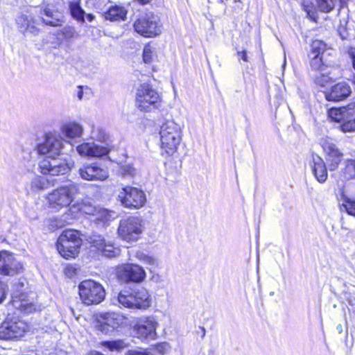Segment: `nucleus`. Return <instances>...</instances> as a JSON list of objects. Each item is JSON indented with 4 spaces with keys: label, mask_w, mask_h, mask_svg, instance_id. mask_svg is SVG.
Segmentation results:
<instances>
[{
    "label": "nucleus",
    "mask_w": 355,
    "mask_h": 355,
    "mask_svg": "<svg viewBox=\"0 0 355 355\" xmlns=\"http://www.w3.org/2000/svg\"><path fill=\"white\" fill-rule=\"evenodd\" d=\"M135 105L142 112H153L161 108L162 98L150 84L142 83L136 89Z\"/></svg>",
    "instance_id": "2"
},
{
    "label": "nucleus",
    "mask_w": 355,
    "mask_h": 355,
    "mask_svg": "<svg viewBox=\"0 0 355 355\" xmlns=\"http://www.w3.org/2000/svg\"><path fill=\"white\" fill-rule=\"evenodd\" d=\"M91 243L106 257H115L119 254V250L114 248L110 242L107 243L104 237L101 235L94 236Z\"/></svg>",
    "instance_id": "19"
},
{
    "label": "nucleus",
    "mask_w": 355,
    "mask_h": 355,
    "mask_svg": "<svg viewBox=\"0 0 355 355\" xmlns=\"http://www.w3.org/2000/svg\"><path fill=\"white\" fill-rule=\"evenodd\" d=\"M352 94V89L347 82L341 81L324 92L327 101L339 102L345 100Z\"/></svg>",
    "instance_id": "18"
},
{
    "label": "nucleus",
    "mask_w": 355,
    "mask_h": 355,
    "mask_svg": "<svg viewBox=\"0 0 355 355\" xmlns=\"http://www.w3.org/2000/svg\"><path fill=\"white\" fill-rule=\"evenodd\" d=\"M343 0H340V1H343Z\"/></svg>",
    "instance_id": "61"
},
{
    "label": "nucleus",
    "mask_w": 355,
    "mask_h": 355,
    "mask_svg": "<svg viewBox=\"0 0 355 355\" xmlns=\"http://www.w3.org/2000/svg\"><path fill=\"white\" fill-rule=\"evenodd\" d=\"M68 216L69 215H67V216L63 215L62 217L64 218V220L65 223L69 224V223H71V220H72V218H70L69 220H67V219L68 218Z\"/></svg>",
    "instance_id": "54"
},
{
    "label": "nucleus",
    "mask_w": 355,
    "mask_h": 355,
    "mask_svg": "<svg viewBox=\"0 0 355 355\" xmlns=\"http://www.w3.org/2000/svg\"><path fill=\"white\" fill-rule=\"evenodd\" d=\"M337 329H338L339 332L341 333L342 332V330H343V328H342V326L340 324H339L338 327H337Z\"/></svg>",
    "instance_id": "58"
},
{
    "label": "nucleus",
    "mask_w": 355,
    "mask_h": 355,
    "mask_svg": "<svg viewBox=\"0 0 355 355\" xmlns=\"http://www.w3.org/2000/svg\"><path fill=\"white\" fill-rule=\"evenodd\" d=\"M345 167L344 168V174L345 178H355V159H349L345 160Z\"/></svg>",
    "instance_id": "37"
},
{
    "label": "nucleus",
    "mask_w": 355,
    "mask_h": 355,
    "mask_svg": "<svg viewBox=\"0 0 355 355\" xmlns=\"http://www.w3.org/2000/svg\"><path fill=\"white\" fill-rule=\"evenodd\" d=\"M6 285L3 282H0V304L2 303L6 298Z\"/></svg>",
    "instance_id": "47"
},
{
    "label": "nucleus",
    "mask_w": 355,
    "mask_h": 355,
    "mask_svg": "<svg viewBox=\"0 0 355 355\" xmlns=\"http://www.w3.org/2000/svg\"><path fill=\"white\" fill-rule=\"evenodd\" d=\"M118 302L125 308L146 310L150 306L152 300L148 291L144 287H139L121 291L118 295Z\"/></svg>",
    "instance_id": "3"
},
{
    "label": "nucleus",
    "mask_w": 355,
    "mask_h": 355,
    "mask_svg": "<svg viewBox=\"0 0 355 355\" xmlns=\"http://www.w3.org/2000/svg\"><path fill=\"white\" fill-rule=\"evenodd\" d=\"M311 76L315 84L324 87L335 78L331 76V72L327 69L322 72L311 74Z\"/></svg>",
    "instance_id": "28"
},
{
    "label": "nucleus",
    "mask_w": 355,
    "mask_h": 355,
    "mask_svg": "<svg viewBox=\"0 0 355 355\" xmlns=\"http://www.w3.org/2000/svg\"><path fill=\"white\" fill-rule=\"evenodd\" d=\"M119 277L125 282L140 283L145 279L146 272L137 264L128 263L123 266L119 272Z\"/></svg>",
    "instance_id": "16"
},
{
    "label": "nucleus",
    "mask_w": 355,
    "mask_h": 355,
    "mask_svg": "<svg viewBox=\"0 0 355 355\" xmlns=\"http://www.w3.org/2000/svg\"><path fill=\"white\" fill-rule=\"evenodd\" d=\"M81 245L78 233L73 230H66L58 239L57 249L62 257L68 259L78 255Z\"/></svg>",
    "instance_id": "5"
},
{
    "label": "nucleus",
    "mask_w": 355,
    "mask_h": 355,
    "mask_svg": "<svg viewBox=\"0 0 355 355\" xmlns=\"http://www.w3.org/2000/svg\"><path fill=\"white\" fill-rule=\"evenodd\" d=\"M128 13L127 9L121 5H112L107 11L104 12L103 17L105 19L114 21L125 20Z\"/></svg>",
    "instance_id": "23"
},
{
    "label": "nucleus",
    "mask_w": 355,
    "mask_h": 355,
    "mask_svg": "<svg viewBox=\"0 0 355 355\" xmlns=\"http://www.w3.org/2000/svg\"><path fill=\"white\" fill-rule=\"evenodd\" d=\"M136 32L146 37H153L162 33L159 18L153 14H146L137 19L134 23Z\"/></svg>",
    "instance_id": "11"
},
{
    "label": "nucleus",
    "mask_w": 355,
    "mask_h": 355,
    "mask_svg": "<svg viewBox=\"0 0 355 355\" xmlns=\"http://www.w3.org/2000/svg\"><path fill=\"white\" fill-rule=\"evenodd\" d=\"M169 349V345L166 343H159L156 345L153 349H150L153 351L155 355H164Z\"/></svg>",
    "instance_id": "43"
},
{
    "label": "nucleus",
    "mask_w": 355,
    "mask_h": 355,
    "mask_svg": "<svg viewBox=\"0 0 355 355\" xmlns=\"http://www.w3.org/2000/svg\"><path fill=\"white\" fill-rule=\"evenodd\" d=\"M62 133L68 138H75L81 136L83 128L76 122L70 121L62 125Z\"/></svg>",
    "instance_id": "25"
},
{
    "label": "nucleus",
    "mask_w": 355,
    "mask_h": 355,
    "mask_svg": "<svg viewBox=\"0 0 355 355\" xmlns=\"http://www.w3.org/2000/svg\"><path fill=\"white\" fill-rule=\"evenodd\" d=\"M137 1L141 4H146V3H149L151 0H137Z\"/></svg>",
    "instance_id": "55"
},
{
    "label": "nucleus",
    "mask_w": 355,
    "mask_h": 355,
    "mask_svg": "<svg viewBox=\"0 0 355 355\" xmlns=\"http://www.w3.org/2000/svg\"><path fill=\"white\" fill-rule=\"evenodd\" d=\"M125 355H155V354L150 349H129L125 352Z\"/></svg>",
    "instance_id": "45"
},
{
    "label": "nucleus",
    "mask_w": 355,
    "mask_h": 355,
    "mask_svg": "<svg viewBox=\"0 0 355 355\" xmlns=\"http://www.w3.org/2000/svg\"><path fill=\"white\" fill-rule=\"evenodd\" d=\"M318 10L324 13L331 12L337 5V0H318Z\"/></svg>",
    "instance_id": "33"
},
{
    "label": "nucleus",
    "mask_w": 355,
    "mask_h": 355,
    "mask_svg": "<svg viewBox=\"0 0 355 355\" xmlns=\"http://www.w3.org/2000/svg\"><path fill=\"white\" fill-rule=\"evenodd\" d=\"M86 18L89 21H92L94 19V16L92 14H87Z\"/></svg>",
    "instance_id": "52"
},
{
    "label": "nucleus",
    "mask_w": 355,
    "mask_h": 355,
    "mask_svg": "<svg viewBox=\"0 0 355 355\" xmlns=\"http://www.w3.org/2000/svg\"><path fill=\"white\" fill-rule=\"evenodd\" d=\"M78 293L83 303L87 306L96 305L105 297L103 286L94 280H85L78 285Z\"/></svg>",
    "instance_id": "6"
},
{
    "label": "nucleus",
    "mask_w": 355,
    "mask_h": 355,
    "mask_svg": "<svg viewBox=\"0 0 355 355\" xmlns=\"http://www.w3.org/2000/svg\"><path fill=\"white\" fill-rule=\"evenodd\" d=\"M23 267L14 255L8 251L0 252V273L13 276L22 270Z\"/></svg>",
    "instance_id": "17"
},
{
    "label": "nucleus",
    "mask_w": 355,
    "mask_h": 355,
    "mask_svg": "<svg viewBox=\"0 0 355 355\" xmlns=\"http://www.w3.org/2000/svg\"><path fill=\"white\" fill-rule=\"evenodd\" d=\"M16 22L19 31L23 33H29L33 35H37L40 33V29L35 26L36 19H30L26 15H21L17 18Z\"/></svg>",
    "instance_id": "22"
},
{
    "label": "nucleus",
    "mask_w": 355,
    "mask_h": 355,
    "mask_svg": "<svg viewBox=\"0 0 355 355\" xmlns=\"http://www.w3.org/2000/svg\"><path fill=\"white\" fill-rule=\"evenodd\" d=\"M135 257L144 264H146L150 268L155 267L158 265L157 260L155 257L149 256L142 252H137Z\"/></svg>",
    "instance_id": "34"
},
{
    "label": "nucleus",
    "mask_w": 355,
    "mask_h": 355,
    "mask_svg": "<svg viewBox=\"0 0 355 355\" xmlns=\"http://www.w3.org/2000/svg\"><path fill=\"white\" fill-rule=\"evenodd\" d=\"M60 32L66 40H71L78 35L75 28L71 26H65L60 31Z\"/></svg>",
    "instance_id": "42"
},
{
    "label": "nucleus",
    "mask_w": 355,
    "mask_h": 355,
    "mask_svg": "<svg viewBox=\"0 0 355 355\" xmlns=\"http://www.w3.org/2000/svg\"><path fill=\"white\" fill-rule=\"evenodd\" d=\"M88 355H103L98 352H92L89 353Z\"/></svg>",
    "instance_id": "56"
},
{
    "label": "nucleus",
    "mask_w": 355,
    "mask_h": 355,
    "mask_svg": "<svg viewBox=\"0 0 355 355\" xmlns=\"http://www.w3.org/2000/svg\"><path fill=\"white\" fill-rule=\"evenodd\" d=\"M96 328L98 331H101L104 334H110L114 332V329L112 327V325H109L102 318L98 316L96 320Z\"/></svg>",
    "instance_id": "39"
},
{
    "label": "nucleus",
    "mask_w": 355,
    "mask_h": 355,
    "mask_svg": "<svg viewBox=\"0 0 355 355\" xmlns=\"http://www.w3.org/2000/svg\"><path fill=\"white\" fill-rule=\"evenodd\" d=\"M143 232L142 220L137 216H130L120 220L118 234L128 242L137 241Z\"/></svg>",
    "instance_id": "10"
},
{
    "label": "nucleus",
    "mask_w": 355,
    "mask_h": 355,
    "mask_svg": "<svg viewBox=\"0 0 355 355\" xmlns=\"http://www.w3.org/2000/svg\"><path fill=\"white\" fill-rule=\"evenodd\" d=\"M91 137L95 140L105 142L108 139V135L105 130L99 126H92Z\"/></svg>",
    "instance_id": "36"
},
{
    "label": "nucleus",
    "mask_w": 355,
    "mask_h": 355,
    "mask_svg": "<svg viewBox=\"0 0 355 355\" xmlns=\"http://www.w3.org/2000/svg\"><path fill=\"white\" fill-rule=\"evenodd\" d=\"M45 17L42 18V22L51 26H58L62 24V16L58 11L49 8H45L43 10Z\"/></svg>",
    "instance_id": "24"
},
{
    "label": "nucleus",
    "mask_w": 355,
    "mask_h": 355,
    "mask_svg": "<svg viewBox=\"0 0 355 355\" xmlns=\"http://www.w3.org/2000/svg\"><path fill=\"white\" fill-rule=\"evenodd\" d=\"M311 166L316 180L320 183L325 182L328 177V173L326 164L323 159L318 155H313Z\"/></svg>",
    "instance_id": "21"
},
{
    "label": "nucleus",
    "mask_w": 355,
    "mask_h": 355,
    "mask_svg": "<svg viewBox=\"0 0 355 355\" xmlns=\"http://www.w3.org/2000/svg\"><path fill=\"white\" fill-rule=\"evenodd\" d=\"M161 147L168 155H173L182 140V129L179 124L173 120L164 123L159 131Z\"/></svg>",
    "instance_id": "4"
},
{
    "label": "nucleus",
    "mask_w": 355,
    "mask_h": 355,
    "mask_svg": "<svg viewBox=\"0 0 355 355\" xmlns=\"http://www.w3.org/2000/svg\"><path fill=\"white\" fill-rule=\"evenodd\" d=\"M79 191V186L76 183L60 187L49 195V205L54 209L68 207L74 200Z\"/></svg>",
    "instance_id": "7"
},
{
    "label": "nucleus",
    "mask_w": 355,
    "mask_h": 355,
    "mask_svg": "<svg viewBox=\"0 0 355 355\" xmlns=\"http://www.w3.org/2000/svg\"><path fill=\"white\" fill-rule=\"evenodd\" d=\"M157 322L153 317H142L138 319L133 331L140 339H155Z\"/></svg>",
    "instance_id": "14"
},
{
    "label": "nucleus",
    "mask_w": 355,
    "mask_h": 355,
    "mask_svg": "<svg viewBox=\"0 0 355 355\" xmlns=\"http://www.w3.org/2000/svg\"><path fill=\"white\" fill-rule=\"evenodd\" d=\"M81 179L87 181H103L109 177L107 168L97 162L86 163L78 169Z\"/></svg>",
    "instance_id": "12"
},
{
    "label": "nucleus",
    "mask_w": 355,
    "mask_h": 355,
    "mask_svg": "<svg viewBox=\"0 0 355 355\" xmlns=\"http://www.w3.org/2000/svg\"><path fill=\"white\" fill-rule=\"evenodd\" d=\"M152 280L156 283L160 282L162 281L161 277L158 274H155L152 277Z\"/></svg>",
    "instance_id": "51"
},
{
    "label": "nucleus",
    "mask_w": 355,
    "mask_h": 355,
    "mask_svg": "<svg viewBox=\"0 0 355 355\" xmlns=\"http://www.w3.org/2000/svg\"><path fill=\"white\" fill-rule=\"evenodd\" d=\"M78 91L77 92V96H78L79 100H81L83 98V87L82 86H78Z\"/></svg>",
    "instance_id": "50"
},
{
    "label": "nucleus",
    "mask_w": 355,
    "mask_h": 355,
    "mask_svg": "<svg viewBox=\"0 0 355 355\" xmlns=\"http://www.w3.org/2000/svg\"><path fill=\"white\" fill-rule=\"evenodd\" d=\"M329 114L332 120L340 123V128L343 132H355V104L331 109Z\"/></svg>",
    "instance_id": "8"
},
{
    "label": "nucleus",
    "mask_w": 355,
    "mask_h": 355,
    "mask_svg": "<svg viewBox=\"0 0 355 355\" xmlns=\"http://www.w3.org/2000/svg\"><path fill=\"white\" fill-rule=\"evenodd\" d=\"M70 13L72 17L82 23L85 22V11L78 1H71L69 3Z\"/></svg>",
    "instance_id": "29"
},
{
    "label": "nucleus",
    "mask_w": 355,
    "mask_h": 355,
    "mask_svg": "<svg viewBox=\"0 0 355 355\" xmlns=\"http://www.w3.org/2000/svg\"><path fill=\"white\" fill-rule=\"evenodd\" d=\"M303 10L306 12L307 16L311 20L316 21L318 14L316 8L311 0H303L302 3Z\"/></svg>",
    "instance_id": "31"
},
{
    "label": "nucleus",
    "mask_w": 355,
    "mask_h": 355,
    "mask_svg": "<svg viewBox=\"0 0 355 355\" xmlns=\"http://www.w3.org/2000/svg\"><path fill=\"white\" fill-rule=\"evenodd\" d=\"M28 328V325L23 320L6 322L0 327V336L6 340L20 338Z\"/></svg>",
    "instance_id": "15"
},
{
    "label": "nucleus",
    "mask_w": 355,
    "mask_h": 355,
    "mask_svg": "<svg viewBox=\"0 0 355 355\" xmlns=\"http://www.w3.org/2000/svg\"><path fill=\"white\" fill-rule=\"evenodd\" d=\"M20 308H24V310L26 311L27 310V307H26V304H24V303H21V304L19 306Z\"/></svg>",
    "instance_id": "57"
},
{
    "label": "nucleus",
    "mask_w": 355,
    "mask_h": 355,
    "mask_svg": "<svg viewBox=\"0 0 355 355\" xmlns=\"http://www.w3.org/2000/svg\"><path fill=\"white\" fill-rule=\"evenodd\" d=\"M219 3H223V0H218Z\"/></svg>",
    "instance_id": "60"
},
{
    "label": "nucleus",
    "mask_w": 355,
    "mask_h": 355,
    "mask_svg": "<svg viewBox=\"0 0 355 355\" xmlns=\"http://www.w3.org/2000/svg\"><path fill=\"white\" fill-rule=\"evenodd\" d=\"M76 150L82 156L102 157L109 153V148L94 143H83L76 146Z\"/></svg>",
    "instance_id": "20"
},
{
    "label": "nucleus",
    "mask_w": 355,
    "mask_h": 355,
    "mask_svg": "<svg viewBox=\"0 0 355 355\" xmlns=\"http://www.w3.org/2000/svg\"><path fill=\"white\" fill-rule=\"evenodd\" d=\"M320 144L326 154V161L329 169L335 171L341 162L343 154L330 138L322 139Z\"/></svg>",
    "instance_id": "13"
},
{
    "label": "nucleus",
    "mask_w": 355,
    "mask_h": 355,
    "mask_svg": "<svg viewBox=\"0 0 355 355\" xmlns=\"http://www.w3.org/2000/svg\"><path fill=\"white\" fill-rule=\"evenodd\" d=\"M64 144H68L60 136L47 135L44 143L38 145L39 154L45 155L39 164L41 173L44 175H59L66 174L70 169L66 158L57 157L62 154Z\"/></svg>",
    "instance_id": "1"
},
{
    "label": "nucleus",
    "mask_w": 355,
    "mask_h": 355,
    "mask_svg": "<svg viewBox=\"0 0 355 355\" xmlns=\"http://www.w3.org/2000/svg\"><path fill=\"white\" fill-rule=\"evenodd\" d=\"M63 225H64V224H58V223L56 224V226L60 227Z\"/></svg>",
    "instance_id": "59"
},
{
    "label": "nucleus",
    "mask_w": 355,
    "mask_h": 355,
    "mask_svg": "<svg viewBox=\"0 0 355 355\" xmlns=\"http://www.w3.org/2000/svg\"><path fill=\"white\" fill-rule=\"evenodd\" d=\"M200 329L201 330L202 338H204L206 334V330H205V327H200Z\"/></svg>",
    "instance_id": "53"
},
{
    "label": "nucleus",
    "mask_w": 355,
    "mask_h": 355,
    "mask_svg": "<svg viewBox=\"0 0 355 355\" xmlns=\"http://www.w3.org/2000/svg\"><path fill=\"white\" fill-rule=\"evenodd\" d=\"M100 318H102L107 324L112 325V327L115 330L123 322V318L121 315L116 313H104L99 315Z\"/></svg>",
    "instance_id": "27"
},
{
    "label": "nucleus",
    "mask_w": 355,
    "mask_h": 355,
    "mask_svg": "<svg viewBox=\"0 0 355 355\" xmlns=\"http://www.w3.org/2000/svg\"><path fill=\"white\" fill-rule=\"evenodd\" d=\"M343 206L349 215L355 216V200L345 197Z\"/></svg>",
    "instance_id": "41"
},
{
    "label": "nucleus",
    "mask_w": 355,
    "mask_h": 355,
    "mask_svg": "<svg viewBox=\"0 0 355 355\" xmlns=\"http://www.w3.org/2000/svg\"><path fill=\"white\" fill-rule=\"evenodd\" d=\"M76 268L71 265L67 266L64 269L65 275L69 277H72L76 275Z\"/></svg>",
    "instance_id": "46"
},
{
    "label": "nucleus",
    "mask_w": 355,
    "mask_h": 355,
    "mask_svg": "<svg viewBox=\"0 0 355 355\" xmlns=\"http://www.w3.org/2000/svg\"><path fill=\"white\" fill-rule=\"evenodd\" d=\"M349 55L352 59L353 67L355 69V49H352L349 51Z\"/></svg>",
    "instance_id": "49"
},
{
    "label": "nucleus",
    "mask_w": 355,
    "mask_h": 355,
    "mask_svg": "<svg viewBox=\"0 0 355 355\" xmlns=\"http://www.w3.org/2000/svg\"><path fill=\"white\" fill-rule=\"evenodd\" d=\"M121 205L129 209H138L143 207L147 201L144 191L137 187L125 186L118 194Z\"/></svg>",
    "instance_id": "9"
},
{
    "label": "nucleus",
    "mask_w": 355,
    "mask_h": 355,
    "mask_svg": "<svg viewBox=\"0 0 355 355\" xmlns=\"http://www.w3.org/2000/svg\"><path fill=\"white\" fill-rule=\"evenodd\" d=\"M237 55L241 57V58L245 61V62H248V55H247V52L246 51H238L237 52Z\"/></svg>",
    "instance_id": "48"
},
{
    "label": "nucleus",
    "mask_w": 355,
    "mask_h": 355,
    "mask_svg": "<svg viewBox=\"0 0 355 355\" xmlns=\"http://www.w3.org/2000/svg\"><path fill=\"white\" fill-rule=\"evenodd\" d=\"M326 44L321 40H315L311 44V51L309 56H321L324 57L326 51Z\"/></svg>",
    "instance_id": "32"
},
{
    "label": "nucleus",
    "mask_w": 355,
    "mask_h": 355,
    "mask_svg": "<svg viewBox=\"0 0 355 355\" xmlns=\"http://www.w3.org/2000/svg\"><path fill=\"white\" fill-rule=\"evenodd\" d=\"M103 345L108 348L110 351H121L128 347L127 343L123 340H116L112 341H105L103 343Z\"/></svg>",
    "instance_id": "35"
},
{
    "label": "nucleus",
    "mask_w": 355,
    "mask_h": 355,
    "mask_svg": "<svg viewBox=\"0 0 355 355\" xmlns=\"http://www.w3.org/2000/svg\"><path fill=\"white\" fill-rule=\"evenodd\" d=\"M49 181L45 177H36L31 182V187L37 190H44L49 187Z\"/></svg>",
    "instance_id": "38"
},
{
    "label": "nucleus",
    "mask_w": 355,
    "mask_h": 355,
    "mask_svg": "<svg viewBox=\"0 0 355 355\" xmlns=\"http://www.w3.org/2000/svg\"><path fill=\"white\" fill-rule=\"evenodd\" d=\"M114 212L105 209H100L93 220L95 223L99 226L105 227L109 225L110 221L112 220Z\"/></svg>",
    "instance_id": "26"
},
{
    "label": "nucleus",
    "mask_w": 355,
    "mask_h": 355,
    "mask_svg": "<svg viewBox=\"0 0 355 355\" xmlns=\"http://www.w3.org/2000/svg\"><path fill=\"white\" fill-rule=\"evenodd\" d=\"M121 170L122 175L125 178H132L136 173L135 168L130 164L123 166Z\"/></svg>",
    "instance_id": "44"
},
{
    "label": "nucleus",
    "mask_w": 355,
    "mask_h": 355,
    "mask_svg": "<svg viewBox=\"0 0 355 355\" xmlns=\"http://www.w3.org/2000/svg\"><path fill=\"white\" fill-rule=\"evenodd\" d=\"M155 48L150 44H147L144 46L143 50V60L145 63H150L155 56Z\"/></svg>",
    "instance_id": "40"
},
{
    "label": "nucleus",
    "mask_w": 355,
    "mask_h": 355,
    "mask_svg": "<svg viewBox=\"0 0 355 355\" xmlns=\"http://www.w3.org/2000/svg\"><path fill=\"white\" fill-rule=\"evenodd\" d=\"M311 58V68L313 72L314 73H316L318 72H322L327 69L328 66L325 64L324 61V57L322 55L318 56H310Z\"/></svg>",
    "instance_id": "30"
}]
</instances>
